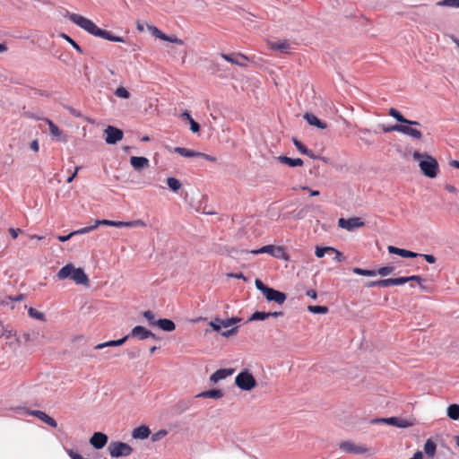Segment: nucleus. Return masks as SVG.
Segmentation results:
<instances>
[{
    "mask_svg": "<svg viewBox=\"0 0 459 459\" xmlns=\"http://www.w3.org/2000/svg\"><path fill=\"white\" fill-rule=\"evenodd\" d=\"M398 126L399 125H394V126H385L380 125L379 127L385 132V133H390V132H398Z\"/></svg>",
    "mask_w": 459,
    "mask_h": 459,
    "instance_id": "obj_49",
    "label": "nucleus"
},
{
    "mask_svg": "<svg viewBox=\"0 0 459 459\" xmlns=\"http://www.w3.org/2000/svg\"><path fill=\"white\" fill-rule=\"evenodd\" d=\"M198 157L203 158V159H204L206 160H209V161H212V162H215L216 161V158L215 157L211 156V155L206 154V153L200 152V155Z\"/></svg>",
    "mask_w": 459,
    "mask_h": 459,
    "instance_id": "obj_60",
    "label": "nucleus"
},
{
    "mask_svg": "<svg viewBox=\"0 0 459 459\" xmlns=\"http://www.w3.org/2000/svg\"><path fill=\"white\" fill-rule=\"evenodd\" d=\"M129 335L138 340H145L149 337L155 338L153 333L141 325L134 326Z\"/></svg>",
    "mask_w": 459,
    "mask_h": 459,
    "instance_id": "obj_11",
    "label": "nucleus"
},
{
    "mask_svg": "<svg viewBox=\"0 0 459 459\" xmlns=\"http://www.w3.org/2000/svg\"><path fill=\"white\" fill-rule=\"evenodd\" d=\"M18 413L35 416L44 423L52 428L57 427V422L52 417L48 416L46 412L39 410H27L25 408H19Z\"/></svg>",
    "mask_w": 459,
    "mask_h": 459,
    "instance_id": "obj_6",
    "label": "nucleus"
},
{
    "mask_svg": "<svg viewBox=\"0 0 459 459\" xmlns=\"http://www.w3.org/2000/svg\"><path fill=\"white\" fill-rule=\"evenodd\" d=\"M241 318L239 317H231L225 320L221 319V328H228L237 323H239Z\"/></svg>",
    "mask_w": 459,
    "mask_h": 459,
    "instance_id": "obj_36",
    "label": "nucleus"
},
{
    "mask_svg": "<svg viewBox=\"0 0 459 459\" xmlns=\"http://www.w3.org/2000/svg\"><path fill=\"white\" fill-rule=\"evenodd\" d=\"M129 228H134V227H145L146 223L142 220H135V221H128Z\"/></svg>",
    "mask_w": 459,
    "mask_h": 459,
    "instance_id": "obj_50",
    "label": "nucleus"
},
{
    "mask_svg": "<svg viewBox=\"0 0 459 459\" xmlns=\"http://www.w3.org/2000/svg\"><path fill=\"white\" fill-rule=\"evenodd\" d=\"M393 272H394L393 266H384V267H380L378 270H376L377 274H379L381 276L389 275Z\"/></svg>",
    "mask_w": 459,
    "mask_h": 459,
    "instance_id": "obj_43",
    "label": "nucleus"
},
{
    "mask_svg": "<svg viewBox=\"0 0 459 459\" xmlns=\"http://www.w3.org/2000/svg\"><path fill=\"white\" fill-rule=\"evenodd\" d=\"M113 221H110V220H97L95 221L94 225L96 226V229L100 225H105V226H111V227H113Z\"/></svg>",
    "mask_w": 459,
    "mask_h": 459,
    "instance_id": "obj_52",
    "label": "nucleus"
},
{
    "mask_svg": "<svg viewBox=\"0 0 459 459\" xmlns=\"http://www.w3.org/2000/svg\"><path fill=\"white\" fill-rule=\"evenodd\" d=\"M413 159L419 161V166L422 173L430 178H436L439 169L438 163L435 158L428 153L413 152Z\"/></svg>",
    "mask_w": 459,
    "mask_h": 459,
    "instance_id": "obj_2",
    "label": "nucleus"
},
{
    "mask_svg": "<svg viewBox=\"0 0 459 459\" xmlns=\"http://www.w3.org/2000/svg\"><path fill=\"white\" fill-rule=\"evenodd\" d=\"M59 280L70 279L76 284L88 285L89 278L82 268H75L73 264H67L57 273Z\"/></svg>",
    "mask_w": 459,
    "mask_h": 459,
    "instance_id": "obj_3",
    "label": "nucleus"
},
{
    "mask_svg": "<svg viewBox=\"0 0 459 459\" xmlns=\"http://www.w3.org/2000/svg\"><path fill=\"white\" fill-rule=\"evenodd\" d=\"M150 29L152 30V33H153L156 37H158V38H160V39H161L162 35H165L163 32H161L160 30H158V29H157L156 27H154V26L151 27Z\"/></svg>",
    "mask_w": 459,
    "mask_h": 459,
    "instance_id": "obj_64",
    "label": "nucleus"
},
{
    "mask_svg": "<svg viewBox=\"0 0 459 459\" xmlns=\"http://www.w3.org/2000/svg\"><path fill=\"white\" fill-rule=\"evenodd\" d=\"M436 450H437L436 443L432 439L429 438L424 445L425 455L427 456L432 458L436 454Z\"/></svg>",
    "mask_w": 459,
    "mask_h": 459,
    "instance_id": "obj_29",
    "label": "nucleus"
},
{
    "mask_svg": "<svg viewBox=\"0 0 459 459\" xmlns=\"http://www.w3.org/2000/svg\"><path fill=\"white\" fill-rule=\"evenodd\" d=\"M94 230H96V226L93 224L92 226H88V227H84L80 230H74V231L71 232V235H74V236L83 235V234H87Z\"/></svg>",
    "mask_w": 459,
    "mask_h": 459,
    "instance_id": "obj_40",
    "label": "nucleus"
},
{
    "mask_svg": "<svg viewBox=\"0 0 459 459\" xmlns=\"http://www.w3.org/2000/svg\"><path fill=\"white\" fill-rule=\"evenodd\" d=\"M61 37L65 39L68 43L72 45V47L76 49L79 53H82V48L68 35L63 33L61 34Z\"/></svg>",
    "mask_w": 459,
    "mask_h": 459,
    "instance_id": "obj_41",
    "label": "nucleus"
},
{
    "mask_svg": "<svg viewBox=\"0 0 459 459\" xmlns=\"http://www.w3.org/2000/svg\"><path fill=\"white\" fill-rule=\"evenodd\" d=\"M113 227L117 228H129L128 221H113Z\"/></svg>",
    "mask_w": 459,
    "mask_h": 459,
    "instance_id": "obj_59",
    "label": "nucleus"
},
{
    "mask_svg": "<svg viewBox=\"0 0 459 459\" xmlns=\"http://www.w3.org/2000/svg\"><path fill=\"white\" fill-rule=\"evenodd\" d=\"M275 247L273 246V245H267V246H264L263 247L259 248V249H255V250H251L250 253L251 254H254V255H258V254H269L273 256H275V257H280V255L279 254H276L275 253Z\"/></svg>",
    "mask_w": 459,
    "mask_h": 459,
    "instance_id": "obj_25",
    "label": "nucleus"
},
{
    "mask_svg": "<svg viewBox=\"0 0 459 459\" xmlns=\"http://www.w3.org/2000/svg\"><path fill=\"white\" fill-rule=\"evenodd\" d=\"M108 450L109 455L115 458L128 456L133 452V448L128 444L120 441L111 442Z\"/></svg>",
    "mask_w": 459,
    "mask_h": 459,
    "instance_id": "obj_4",
    "label": "nucleus"
},
{
    "mask_svg": "<svg viewBox=\"0 0 459 459\" xmlns=\"http://www.w3.org/2000/svg\"><path fill=\"white\" fill-rule=\"evenodd\" d=\"M144 318L148 321L149 325L152 326H157V321L155 315L152 311L147 310L143 312Z\"/></svg>",
    "mask_w": 459,
    "mask_h": 459,
    "instance_id": "obj_34",
    "label": "nucleus"
},
{
    "mask_svg": "<svg viewBox=\"0 0 459 459\" xmlns=\"http://www.w3.org/2000/svg\"><path fill=\"white\" fill-rule=\"evenodd\" d=\"M28 314L30 315V316H31L33 318H36V319H39V320H41V321L45 320L44 314L39 312V311H38V310H36L35 308L30 307L28 310Z\"/></svg>",
    "mask_w": 459,
    "mask_h": 459,
    "instance_id": "obj_42",
    "label": "nucleus"
},
{
    "mask_svg": "<svg viewBox=\"0 0 459 459\" xmlns=\"http://www.w3.org/2000/svg\"><path fill=\"white\" fill-rule=\"evenodd\" d=\"M377 421H385L389 425L399 427V428H406L408 426V424L406 423V420H404L403 419H399L397 417L380 419V420H377Z\"/></svg>",
    "mask_w": 459,
    "mask_h": 459,
    "instance_id": "obj_27",
    "label": "nucleus"
},
{
    "mask_svg": "<svg viewBox=\"0 0 459 459\" xmlns=\"http://www.w3.org/2000/svg\"><path fill=\"white\" fill-rule=\"evenodd\" d=\"M5 299H6V300H4V301H3V303L7 305V304H8V301H7V300H10V301H13H13H14V302H18V301H21V300H22V299H23V296H22V295H18V296L13 297H13H11V296H6V297H5Z\"/></svg>",
    "mask_w": 459,
    "mask_h": 459,
    "instance_id": "obj_56",
    "label": "nucleus"
},
{
    "mask_svg": "<svg viewBox=\"0 0 459 459\" xmlns=\"http://www.w3.org/2000/svg\"><path fill=\"white\" fill-rule=\"evenodd\" d=\"M197 398L221 399L223 397V392L221 389H212L204 391L196 394Z\"/></svg>",
    "mask_w": 459,
    "mask_h": 459,
    "instance_id": "obj_21",
    "label": "nucleus"
},
{
    "mask_svg": "<svg viewBox=\"0 0 459 459\" xmlns=\"http://www.w3.org/2000/svg\"><path fill=\"white\" fill-rule=\"evenodd\" d=\"M307 310L313 314H326L328 307L325 306H308Z\"/></svg>",
    "mask_w": 459,
    "mask_h": 459,
    "instance_id": "obj_35",
    "label": "nucleus"
},
{
    "mask_svg": "<svg viewBox=\"0 0 459 459\" xmlns=\"http://www.w3.org/2000/svg\"><path fill=\"white\" fill-rule=\"evenodd\" d=\"M221 57L228 61L229 63L239 65L246 66L248 61L247 57L242 54H221Z\"/></svg>",
    "mask_w": 459,
    "mask_h": 459,
    "instance_id": "obj_13",
    "label": "nucleus"
},
{
    "mask_svg": "<svg viewBox=\"0 0 459 459\" xmlns=\"http://www.w3.org/2000/svg\"><path fill=\"white\" fill-rule=\"evenodd\" d=\"M130 164L135 170H141L150 166V161L145 157L132 156L130 158Z\"/></svg>",
    "mask_w": 459,
    "mask_h": 459,
    "instance_id": "obj_15",
    "label": "nucleus"
},
{
    "mask_svg": "<svg viewBox=\"0 0 459 459\" xmlns=\"http://www.w3.org/2000/svg\"><path fill=\"white\" fill-rule=\"evenodd\" d=\"M388 115L396 119L398 122L402 124H406L410 126H420L418 121L406 119L396 108H391L388 110Z\"/></svg>",
    "mask_w": 459,
    "mask_h": 459,
    "instance_id": "obj_18",
    "label": "nucleus"
},
{
    "mask_svg": "<svg viewBox=\"0 0 459 459\" xmlns=\"http://www.w3.org/2000/svg\"><path fill=\"white\" fill-rule=\"evenodd\" d=\"M30 149L34 152H39V141L38 140H33L31 143H30Z\"/></svg>",
    "mask_w": 459,
    "mask_h": 459,
    "instance_id": "obj_62",
    "label": "nucleus"
},
{
    "mask_svg": "<svg viewBox=\"0 0 459 459\" xmlns=\"http://www.w3.org/2000/svg\"><path fill=\"white\" fill-rule=\"evenodd\" d=\"M330 250H334V248L331 247H316L315 250V255H316V257L322 258L325 255V253L330 252Z\"/></svg>",
    "mask_w": 459,
    "mask_h": 459,
    "instance_id": "obj_39",
    "label": "nucleus"
},
{
    "mask_svg": "<svg viewBox=\"0 0 459 459\" xmlns=\"http://www.w3.org/2000/svg\"><path fill=\"white\" fill-rule=\"evenodd\" d=\"M108 436L102 432H95L90 438V444L95 448V449H101L103 448L107 443H108Z\"/></svg>",
    "mask_w": 459,
    "mask_h": 459,
    "instance_id": "obj_10",
    "label": "nucleus"
},
{
    "mask_svg": "<svg viewBox=\"0 0 459 459\" xmlns=\"http://www.w3.org/2000/svg\"><path fill=\"white\" fill-rule=\"evenodd\" d=\"M267 318H269L268 312L256 311L252 314V316L249 318V321L264 320Z\"/></svg>",
    "mask_w": 459,
    "mask_h": 459,
    "instance_id": "obj_37",
    "label": "nucleus"
},
{
    "mask_svg": "<svg viewBox=\"0 0 459 459\" xmlns=\"http://www.w3.org/2000/svg\"><path fill=\"white\" fill-rule=\"evenodd\" d=\"M388 252L390 254L398 255H400L402 257H405V258H415L420 255V254H418V253H414L412 251L403 249V248H399V247H393V246L388 247Z\"/></svg>",
    "mask_w": 459,
    "mask_h": 459,
    "instance_id": "obj_19",
    "label": "nucleus"
},
{
    "mask_svg": "<svg viewBox=\"0 0 459 459\" xmlns=\"http://www.w3.org/2000/svg\"><path fill=\"white\" fill-rule=\"evenodd\" d=\"M150 435V429L146 426L137 427L133 430L132 436L134 438L144 439Z\"/></svg>",
    "mask_w": 459,
    "mask_h": 459,
    "instance_id": "obj_23",
    "label": "nucleus"
},
{
    "mask_svg": "<svg viewBox=\"0 0 459 459\" xmlns=\"http://www.w3.org/2000/svg\"><path fill=\"white\" fill-rule=\"evenodd\" d=\"M364 224V221H362L359 217H352L349 219L340 218L338 221V226L349 231H352L355 229L363 227Z\"/></svg>",
    "mask_w": 459,
    "mask_h": 459,
    "instance_id": "obj_7",
    "label": "nucleus"
},
{
    "mask_svg": "<svg viewBox=\"0 0 459 459\" xmlns=\"http://www.w3.org/2000/svg\"><path fill=\"white\" fill-rule=\"evenodd\" d=\"M237 331H238V326H235V327H231V328H230V329H229V330H226V331H222V332H221V334L222 336L229 337V336H230V335L235 334V333H237Z\"/></svg>",
    "mask_w": 459,
    "mask_h": 459,
    "instance_id": "obj_55",
    "label": "nucleus"
},
{
    "mask_svg": "<svg viewBox=\"0 0 459 459\" xmlns=\"http://www.w3.org/2000/svg\"><path fill=\"white\" fill-rule=\"evenodd\" d=\"M293 143L300 153H302V154L307 153V148L298 139L293 138Z\"/></svg>",
    "mask_w": 459,
    "mask_h": 459,
    "instance_id": "obj_44",
    "label": "nucleus"
},
{
    "mask_svg": "<svg viewBox=\"0 0 459 459\" xmlns=\"http://www.w3.org/2000/svg\"><path fill=\"white\" fill-rule=\"evenodd\" d=\"M35 118L40 119L39 117H35ZM41 119L44 120L48 125L49 134L52 136V138L55 140H59L63 134L62 130H60L58 128V126L54 124V122L52 120H50L48 118H41Z\"/></svg>",
    "mask_w": 459,
    "mask_h": 459,
    "instance_id": "obj_20",
    "label": "nucleus"
},
{
    "mask_svg": "<svg viewBox=\"0 0 459 459\" xmlns=\"http://www.w3.org/2000/svg\"><path fill=\"white\" fill-rule=\"evenodd\" d=\"M421 256L424 257V259L429 263V264H434L436 262V257L432 255H420Z\"/></svg>",
    "mask_w": 459,
    "mask_h": 459,
    "instance_id": "obj_61",
    "label": "nucleus"
},
{
    "mask_svg": "<svg viewBox=\"0 0 459 459\" xmlns=\"http://www.w3.org/2000/svg\"><path fill=\"white\" fill-rule=\"evenodd\" d=\"M115 95L118 98L122 99H129L130 98V92L124 87H118L115 91Z\"/></svg>",
    "mask_w": 459,
    "mask_h": 459,
    "instance_id": "obj_38",
    "label": "nucleus"
},
{
    "mask_svg": "<svg viewBox=\"0 0 459 459\" xmlns=\"http://www.w3.org/2000/svg\"><path fill=\"white\" fill-rule=\"evenodd\" d=\"M235 384L244 391H250L256 385V381L248 370H244L236 377Z\"/></svg>",
    "mask_w": 459,
    "mask_h": 459,
    "instance_id": "obj_5",
    "label": "nucleus"
},
{
    "mask_svg": "<svg viewBox=\"0 0 459 459\" xmlns=\"http://www.w3.org/2000/svg\"><path fill=\"white\" fill-rule=\"evenodd\" d=\"M234 373L232 368H221L216 370L211 377L210 380L212 383H217L222 379L227 378Z\"/></svg>",
    "mask_w": 459,
    "mask_h": 459,
    "instance_id": "obj_16",
    "label": "nucleus"
},
{
    "mask_svg": "<svg viewBox=\"0 0 459 459\" xmlns=\"http://www.w3.org/2000/svg\"><path fill=\"white\" fill-rule=\"evenodd\" d=\"M268 301H274L279 305H281L285 302L287 297L285 293L276 290L273 288H268V290L264 294Z\"/></svg>",
    "mask_w": 459,
    "mask_h": 459,
    "instance_id": "obj_9",
    "label": "nucleus"
},
{
    "mask_svg": "<svg viewBox=\"0 0 459 459\" xmlns=\"http://www.w3.org/2000/svg\"><path fill=\"white\" fill-rule=\"evenodd\" d=\"M352 271L355 274L361 275V276L372 277V276L377 275L376 270H367V269H361L359 267H355V268H353Z\"/></svg>",
    "mask_w": 459,
    "mask_h": 459,
    "instance_id": "obj_33",
    "label": "nucleus"
},
{
    "mask_svg": "<svg viewBox=\"0 0 459 459\" xmlns=\"http://www.w3.org/2000/svg\"><path fill=\"white\" fill-rule=\"evenodd\" d=\"M340 449L345 453H351L356 455H361L366 452V448L358 446L351 441H344L340 444Z\"/></svg>",
    "mask_w": 459,
    "mask_h": 459,
    "instance_id": "obj_12",
    "label": "nucleus"
},
{
    "mask_svg": "<svg viewBox=\"0 0 459 459\" xmlns=\"http://www.w3.org/2000/svg\"><path fill=\"white\" fill-rule=\"evenodd\" d=\"M398 132L403 134L409 135L414 139H420L422 134L418 129L412 128L410 125H399Z\"/></svg>",
    "mask_w": 459,
    "mask_h": 459,
    "instance_id": "obj_17",
    "label": "nucleus"
},
{
    "mask_svg": "<svg viewBox=\"0 0 459 459\" xmlns=\"http://www.w3.org/2000/svg\"><path fill=\"white\" fill-rule=\"evenodd\" d=\"M304 118L306 119V121L311 125V126H315L320 129H325L326 128V124L323 121H321L316 116H315L314 114H311V113H306L304 115Z\"/></svg>",
    "mask_w": 459,
    "mask_h": 459,
    "instance_id": "obj_22",
    "label": "nucleus"
},
{
    "mask_svg": "<svg viewBox=\"0 0 459 459\" xmlns=\"http://www.w3.org/2000/svg\"><path fill=\"white\" fill-rule=\"evenodd\" d=\"M157 326L166 332H171L176 328L175 323L172 320L167 318L158 319Z\"/></svg>",
    "mask_w": 459,
    "mask_h": 459,
    "instance_id": "obj_26",
    "label": "nucleus"
},
{
    "mask_svg": "<svg viewBox=\"0 0 459 459\" xmlns=\"http://www.w3.org/2000/svg\"><path fill=\"white\" fill-rule=\"evenodd\" d=\"M379 284H380L381 288H387L390 286H394V278L380 280Z\"/></svg>",
    "mask_w": 459,
    "mask_h": 459,
    "instance_id": "obj_51",
    "label": "nucleus"
},
{
    "mask_svg": "<svg viewBox=\"0 0 459 459\" xmlns=\"http://www.w3.org/2000/svg\"><path fill=\"white\" fill-rule=\"evenodd\" d=\"M436 5L457 9L459 8V0H440L436 3Z\"/></svg>",
    "mask_w": 459,
    "mask_h": 459,
    "instance_id": "obj_31",
    "label": "nucleus"
},
{
    "mask_svg": "<svg viewBox=\"0 0 459 459\" xmlns=\"http://www.w3.org/2000/svg\"><path fill=\"white\" fill-rule=\"evenodd\" d=\"M209 325L216 332H220L221 330V319L219 318H215L214 320L211 321Z\"/></svg>",
    "mask_w": 459,
    "mask_h": 459,
    "instance_id": "obj_48",
    "label": "nucleus"
},
{
    "mask_svg": "<svg viewBox=\"0 0 459 459\" xmlns=\"http://www.w3.org/2000/svg\"><path fill=\"white\" fill-rule=\"evenodd\" d=\"M116 346H117L116 340H112V341H108L106 342L99 343L94 348L96 350H102L107 347H116Z\"/></svg>",
    "mask_w": 459,
    "mask_h": 459,
    "instance_id": "obj_45",
    "label": "nucleus"
},
{
    "mask_svg": "<svg viewBox=\"0 0 459 459\" xmlns=\"http://www.w3.org/2000/svg\"><path fill=\"white\" fill-rule=\"evenodd\" d=\"M268 47L270 49L279 51L281 53H289L290 49V44L288 39L268 41Z\"/></svg>",
    "mask_w": 459,
    "mask_h": 459,
    "instance_id": "obj_14",
    "label": "nucleus"
},
{
    "mask_svg": "<svg viewBox=\"0 0 459 459\" xmlns=\"http://www.w3.org/2000/svg\"><path fill=\"white\" fill-rule=\"evenodd\" d=\"M406 282H408L407 277L394 278V285H403Z\"/></svg>",
    "mask_w": 459,
    "mask_h": 459,
    "instance_id": "obj_58",
    "label": "nucleus"
},
{
    "mask_svg": "<svg viewBox=\"0 0 459 459\" xmlns=\"http://www.w3.org/2000/svg\"><path fill=\"white\" fill-rule=\"evenodd\" d=\"M161 39L166 40V41H169V42H172V43H176V44H178V45H182L183 44V40L178 39V38H177V37H169V36H167V35H162Z\"/></svg>",
    "mask_w": 459,
    "mask_h": 459,
    "instance_id": "obj_47",
    "label": "nucleus"
},
{
    "mask_svg": "<svg viewBox=\"0 0 459 459\" xmlns=\"http://www.w3.org/2000/svg\"><path fill=\"white\" fill-rule=\"evenodd\" d=\"M167 185L174 192L178 191L182 186L178 179L172 177L167 178Z\"/></svg>",
    "mask_w": 459,
    "mask_h": 459,
    "instance_id": "obj_32",
    "label": "nucleus"
},
{
    "mask_svg": "<svg viewBox=\"0 0 459 459\" xmlns=\"http://www.w3.org/2000/svg\"><path fill=\"white\" fill-rule=\"evenodd\" d=\"M277 159L281 163L286 164L290 167H300L303 165V160L299 158L292 159L287 156H279Z\"/></svg>",
    "mask_w": 459,
    "mask_h": 459,
    "instance_id": "obj_24",
    "label": "nucleus"
},
{
    "mask_svg": "<svg viewBox=\"0 0 459 459\" xmlns=\"http://www.w3.org/2000/svg\"><path fill=\"white\" fill-rule=\"evenodd\" d=\"M447 416L454 420L459 419V405L456 403L451 404L447 408Z\"/></svg>",
    "mask_w": 459,
    "mask_h": 459,
    "instance_id": "obj_30",
    "label": "nucleus"
},
{
    "mask_svg": "<svg viewBox=\"0 0 459 459\" xmlns=\"http://www.w3.org/2000/svg\"><path fill=\"white\" fill-rule=\"evenodd\" d=\"M255 287L257 288V290H259L260 291L263 292V294H264V292L268 290V286L264 285L260 280L256 279L255 281Z\"/></svg>",
    "mask_w": 459,
    "mask_h": 459,
    "instance_id": "obj_53",
    "label": "nucleus"
},
{
    "mask_svg": "<svg viewBox=\"0 0 459 459\" xmlns=\"http://www.w3.org/2000/svg\"><path fill=\"white\" fill-rule=\"evenodd\" d=\"M189 124H190V130L193 132V133H197L199 132L200 130V126L197 122H195L194 119H191L188 121Z\"/></svg>",
    "mask_w": 459,
    "mask_h": 459,
    "instance_id": "obj_57",
    "label": "nucleus"
},
{
    "mask_svg": "<svg viewBox=\"0 0 459 459\" xmlns=\"http://www.w3.org/2000/svg\"><path fill=\"white\" fill-rule=\"evenodd\" d=\"M65 16L67 17L72 22L95 37L102 38L113 42L125 41L124 38L112 35L109 31L99 28L92 21L80 14L66 12Z\"/></svg>",
    "mask_w": 459,
    "mask_h": 459,
    "instance_id": "obj_1",
    "label": "nucleus"
},
{
    "mask_svg": "<svg viewBox=\"0 0 459 459\" xmlns=\"http://www.w3.org/2000/svg\"><path fill=\"white\" fill-rule=\"evenodd\" d=\"M174 152L183 157L186 158H194L200 155L199 152H195L190 149H186L184 147H175Z\"/></svg>",
    "mask_w": 459,
    "mask_h": 459,
    "instance_id": "obj_28",
    "label": "nucleus"
},
{
    "mask_svg": "<svg viewBox=\"0 0 459 459\" xmlns=\"http://www.w3.org/2000/svg\"><path fill=\"white\" fill-rule=\"evenodd\" d=\"M9 232H10L12 238L15 239L18 237L19 233L21 232V230L10 228Z\"/></svg>",
    "mask_w": 459,
    "mask_h": 459,
    "instance_id": "obj_63",
    "label": "nucleus"
},
{
    "mask_svg": "<svg viewBox=\"0 0 459 459\" xmlns=\"http://www.w3.org/2000/svg\"><path fill=\"white\" fill-rule=\"evenodd\" d=\"M167 434H168L167 430L160 429V430L157 431L156 433L152 434V440L153 442L159 441L160 439L164 437Z\"/></svg>",
    "mask_w": 459,
    "mask_h": 459,
    "instance_id": "obj_46",
    "label": "nucleus"
},
{
    "mask_svg": "<svg viewBox=\"0 0 459 459\" xmlns=\"http://www.w3.org/2000/svg\"><path fill=\"white\" fill-rule=\"evenodd\" d=\"M105 134H106V143L108 144H115L117 143L118 141L122 140L123 138V131L117 128V127H114L112 126H108L105 130H104Z\"/></svg>",
    "mask_w": 459,
    "mask_h": 459,
    "instance_id": "obj_8",
    "label": "nucleus"
},
{
    "mask_svg": "<svg viewBox=\"0 0 459 459\" xmlns=\"http://www.w3.org/2000/svg\"><path fill=\"white\" fill-rule=\"evenodd\" d=\"M330 252H333L335 254V255L333 256V260L336 261V262H342L345 259L344 255H342V253H341L340 251L336 250L334 248V250H330Z\"/></svg>",
    "mask_w": 459,
    "mask_h": 459,
    "instance_id": "obj_54",
    "label": "nucleus"
}]
</instances>
